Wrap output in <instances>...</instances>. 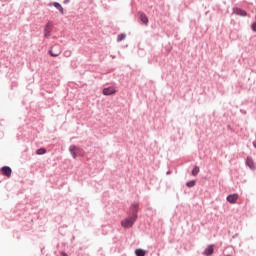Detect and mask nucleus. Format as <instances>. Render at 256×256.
Wrapping results in <instances>:
<instances>
[{
  "instance_id": "3",
  "label": "nucleus",
  "mask_w": 256,
  "mask_h": 256,
  "mask_svg": "<svg viewBox=\"0 0 256 256\" xmlns=\"http://www.w3.org/2000/svg\"><path fill=\"white\" fill-rule=\"evenodd\" d=\"M52 31H53V22H48L44 28V37H46V39H49V37H51Z\"/></svg>"
},
{
  "instance_id": "10",
  "label": "nucleus",
  "mask_w": 256,
  "mask_h": 256,
  "mask_svg": "<svg viewBox=\"0 0 256 256\" xmlns=\"http://www.w3.org/2000/svg\"><path fill=\"white\" fill-rule=\"evenodd\" d=\"M236 15H240V17H247V12L241 8L235 9Z\"/></svg>"
},
{
  "instance_id": "14",
  "label": "nucleus",
  "mask_w": 256,
  "mask_h": 256,
  "mask_svg": "<svg viewBox=\"0 0 256 256\" xmlns=\"http://www.w3.org/2000/svg\"><path fill=\"white\" fill-rule=\"evenodd\" d=\"M121 226L124 227V229H129V218H126L121 222Z\"/></svg>"
},
{
  "instance_id": "8",
  "label": "nucleus",
  "mask_w": 256,
  "mask_h": 256,
  "mask_svg": "<svg viewBox=\"0 0 256 256\" xmlns=\"http://www.w3.org/2000/svg\"><path fill=\"white\" fill-rule=\"evenodd\" d=\"M246 165L249 167V169H251L252 171H255L256 165H255V162L253 161V159L247 158Z\"/></svg>"
},
{
  "instance_id": "21",
  "label": "nucleus",
  "mask_w": 256,
  "mask_h": 256,
  "mask_svg": "<svg viewBox=\"0 0 256 256\" xmlns=\"http://www.w3.org/2000/svg\"><path fill=\"white\" fill-rule=\"evenodd\" d=\"M71 0H64L63 3L64 5H67L68 3H70Z\"/></svg>"
},
{
  "instance_id": "5",
  "label": "nucleus",
  "mask_w": 256,
  "mask_h": 256,
  "mask_svg": "<svg viewBox=\"0 0 256 256\" xmlns=\"http://www.w3.org/2000/svg\"><path fill=\"white\" fill-rule=\"evenodd\" d=\"M77 151H81V148H77L75 145L69 147V152L71 153L73 159H77Z\"/></svg>"
},
{
  "instance_id": "7",
  "label": "nucleus",
  "mask_w": 256,
  "mask_h": 256,
  "mask_svg": "<svg viewBox=\"0 0 256 256\" xmlns=\"http://www.w3.org/2000/svg\"><path fill=\"white\" fill-rule=\"evenodd\" d=\"M103 95L109 96V95H115L116 90L113 87H107L103 89Z\"/></svg>"
},
{
  "instance_id": "4",
  "label": "nucleus",
  "mask_w": 256,
  "mask_h": 256,
  "mask_svg": "<svg viewBox=\"0 0 256 256\" xmlns=\"http://www.w3.org/2000/svg\"><path fill=\"white\" fill-rule=\"evenodd\" d=\"M1 174L4 176V177H7L8 179L11 177V173H13V170H11V167L9 166H3L1 169Z\"/></svg>"
},
{
  "instance_id": "17",
  "label": "nucleus",
  "mask_w": 256,
  "mask_h": 256,
  "mask_svg": "<svg viewBox=\"0 0 256 256\" xmlns=\"http://www.w3.org/2000/svg\"><path fill=\"white\" fill-rule=\"evenodd\" d=\"M199 167H194L193 168V170H192V175L194 176V177H196V175H199Z\"/></svg>"
},
{
  "instance_id": "1",
  "label": "nucleus",
  "mask_w": 256,
  "mask_h": 256,
  "mask_svg": "<svg viewBox=\"0 0 256 256\" xmlns=\"http://www.w3.org/2000/svg\"><path fill=\"white\" fill-rule=\"evenodd\" d=\"M138 209H139L138 204H133L131 206L132 217L129 220V225H132L133 223H135V221H137V211H138Z\"/></svg>"
},
{
  "instance_id": "6",
  "label": "nucleus",
  "mask_w": 256,
  "mask_h": 256,
  "mask_svg": "<svg viewBox=\"0 0 256 256\" xmlns=\"http://www.w3.org/2000/svg\"><path fill=\"white\" fill-rule=\"evenodd\" d=\"M228 203L235 204L237 203V200L239 199V194H230L227 196Z\"/></svg>"
},
{
  "instance_id": "18",
  "label": "nucleus",
  "mask_w": 256,
  "mask_h": 256,
  "mask_svg": "<svg viewBox=\"0 0 256 256\" xmlns=\"http://www.w3.org/2000/svg\"><path fill=\"white\" fill-rule=\"evenodd\" d=\"M63 55L64 57H71V55H73V52L71 50H65Z\"/></svg>"
},
{
  "instance_id": "16",
  "label": "nucleus",
  "mask_w": 256,
  "mask_h": 256,
  "mask_svg": "<svg viewBox=\"0 0 256 256\" xmlns=\"http://www.w3.org/2000/svg\"><path fill=\"white\" fill-rule=\"evenodd\" d=\"M126 37H127V34H120V35H118V37H117L118 43L123 41V40H125Z\"/></svg>"
},
{
  "instance_id": "15",
  "label": "nucleus",
  "mask_w": 256,
  "mask_h": 256,
  "mask_svg": "<svg viewBox=\"0 0 256 256\" xmlns=\"http://www.w3.org/2000/svg\"><path fill=\"white\" fill-rule=\"evenodd\" d=\"M47 153V149L45 148H39L36 150V155H45Z\"/></svg>"
},
{
  "instance_id": "11",
  "label": "nucleus",
  "mask_w": 256,
  "mask_h": 256,
  "mask_svg": "<svg viewBox=\"0 0 256 256\" xmlns=\"http://www.w3.org/2000/svg\"><path fill=\"white\" fill-rule=\"evenodd\" d=\"M214 248H213V245H209L206 249H205V251H204V255H206V256H209V255H211L212 253H214Z\"/></svg>"
},
{
  "instance_id": "13",
  "label": "nucleus",
  "mask_w": 256,
  "mask_h": 256,
  "mask_svg": "<svg viewBox=\"0 0 256 256\" xmlns=\"http://www.w3.org/2000/svg\"><path fill=\"white\" fill-rule=\"evenodd\" d=\"M146 253L147 252L145 250H143V249H136V251H135V255L136 256H145Z\"/></svg>"
},
{
  "instance_id": "22",
  "label": "nucleus",
  "mask_w": 256,
  "mask_h": 256,
  "mask_svg": "<svg viewBox=\"0 0 256 256\" xmlns=\"http://www.w3.org/2000/svg\"><path fill=\"white\" fill-rule=\"evenodd\" d=\"M61 256H69V255H67V253L65 252H61Z\"/></svg>"
},
{
  "instance_id": "20",
  "label": "nucleus",
  "mask_w": 256,
  "mask_h": 256,
  "mask_svg": "<svg viewBox=\"0 0 256 256\" xmlns=\"http://www.w3.org/2000/svg\"><path fill=\"white\" fill-rule=\"evenodd\" d=\"M251 27H252V30H253V31H256V21L252 24Z\"/></svg>"
},
{
  "instance_id": "19",
  "label": "nucleus",
  "mask_w": 256,
  "mask_h": 256,
  "mask_svg": "<svg viewBox=\"0 0 256 256\" xmlns=\"http://www.w3.org/2000/svg\"><path fill=\"white\" fill-rule=\"evenodd\" d=\"M187 187H195V180L187 182Z\"/></svg>"
},
{
  "instance_id": "9",
  "label": "nucleus",
  "mask_w": 256,
  "mask_h": 256,
  "mask_svg": "<svg viewBox=\"0 0 256 256\" xmlns=\"http://www.w3.org/2000/svg\"><path fill=\"white\" fill-rule=\"evenodd\" d=\"M53 7H55V9H58V11L61 13V15H65V11L63 10V6H61L59 4V2H54Z\"/></svg>"
},
{
  "instance_id": "2",
  "label": "nucleus",
  "mask_w": 256,
  "mask_h": 256,
  "mask_svg": "<svg viewBox=\"0 0 256 256\" xmlns=\"http://www.w3.org/2000/svg\"><path fill=\"white\" fill-rule=\"evenodd\" d=\"M48 53L51 55V57H59L61 53V47H59V45H54L49 49Z\"/></svg>"
},
{
  "instance_id": "12",
  "label": "nucleus",
  "mask_w": 256,
  "mask_h": 256,
  "mask_svg": "<svg viewBox=\"0 0 256 256\" xmlns=\"http://www.w3.org/2000/svg\"><path fill=\"white\" fill-rule=\"evenodd\" d=\"M140 20L144 25H147V23H149V18H147V15L143 13L140 14Z\"/></svg>"
}]
</instances>
